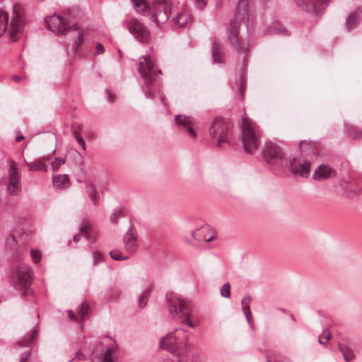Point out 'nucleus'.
I'll list each match as a JSON object with an SVG mask.
<instances>
[{"label":"nucleus","mask_w":362,"mask_h":362,"mask_svg":"<svg viewBox=\"0 0 362 362\" xmlns=\"http://www.w3.org/2000/svg\"><path fill=\"white\" fill-rule=\"evenodd\" d=\"M330 0H296V3L302 9L312 13L322 11Z\"/></svg>","instance_id":"obj_16"},{"label":"nucleus","mask_w":362,"mask_h":362,"mask_svg":"<svg viewBox=\"0 0 362 362\" xmlns=\"http://www.w3.org/2000/svg\"><path fill=\"white\" fill-rule=\"evenodd\" d=\"M37 336V329H33L30 333L27 334L24 337L18 341V344L21 346L30 345L33 341L36 340Z\"/></svg>","instance_id":"obj_23"},{"label":"nucleus","mask_w":362,"mask_h":362,"mask_svg":"<svg viewBox=\"0 0 362 362\" xmlns=\"http://www.w3.org/2000/svg\"><path fill=\"white\" fill-rule=\"evenodd\" d=\"M212 240H213V236H210L209 238L204 239L203 240L209 243V242H211Z\"/></svg>","instance_id":"obj_53"},{"label":"nucleus","mask_w":362,"mask_h":362,"mask_svg":"<svg viewBox=\"0 0 362 362\" xmlns=\"http://www.w3.org/2000/svg\"><path fill=\"white\" fill-rule=\"evenodd\" d=\"M122 26L127 29L134 37L140 42L147 43L149 42V31L139 20L133 17H127L122 21Z\"/></svg>","instance_id":"obj_11"},{"label":"nucleus","mask_w":362,"mask_h":362,"mask_svg":"<svg viewBox=\"0 0 362 362\" xmlns=\"http://www.w3.org/2000/svg\"><path fill=\"white\" fill-rule=\"evenodd\" d=\"M271 33H276L278 34H286V30L279 24L276 23L274 27L271 28Z\"/></svg>","instance_id":"obj_33"},{"label":"nucleus","mask_w":362,"mask_h":362,"mask_svg":"<svg viewBox=\"0 0 362 362\" xmlns=\"http://www.w3.org/2000/svg\"><path fill=\"white\" fill-rule=\"evenodd\" d=\"M92 361H93V362H95V361H94V359H92Z\"/></svg>","instance_id":"obj_57"},{"label":"nucleus","mask_w":362,"mask_h":362,"mask_svg":"<svg viewBox=\"0 0 362 362\" xmlns=\"http://www.w3.org/2000/svg\"><path fill=\"white\" fill-rule=\"evenodd\" d=\"M110 255L112 259L114 260H125L128 259V256L124 255L119 250H112L110 252Z\"/></svg>","instance_id":"obj_30"},{"label":"nucleus","mask_w":362,"mask_h":362,"mask_svg":"<svg viewBox=\"0 0 362 362\" xmlns=\"http://www.w3.org/2000/svg\"><path fill=\"white\" fill-rule=\"evenodd\" d=\"M252 302L250 296H245L241 300L242 309L248 322H250L251 310L250 305Z\"/></svg>","instance_id":"obj_25"},{"label":"nucleus","mask_w":362,"mask_h":362,"mask_svg":"<svg viewBox=\"0 0 362 362\" xmlns=\"http://www.w3.org/2000/svg\"><path fill=\"white\" fill-rule=\"evenodd\" d=\"M144 94L146 95V98H151V95L148 94V92H146V90H144Z\"/></svg>","instance_id":"obj_54"},{"label":"nucleus","mask_w":362,"mask_h":362,"mask_svg":"<svg viewBox=\"0 0 362 362\" xmlns=\"http://www.w3.org/2000/svg\"><path fill=\"white\" fill-rule=\"evenodd\" d=\"M11 78L15 82L19 83L21 81V78L19 76L13 75L11 76Z\"/></svg>","instance_id":"obj_46"},{"label":"nucleus","mask_w":362,"mask_h":362,"mask_svg":"<svg viewBox=\"0 0 362 362\" xmlns=\"http://www.w3.org/2000/svg\"><path fill=\"white\" fill-rule=\"evenodd\" d=\"M106 92H107V93L108 95L109 100L110 102H113L114 101V96H113V95L111 94L109 90H107Z\"/></svg>","instance_id":"obj_48"},{"label":"nucleus","mask_w":362,"mask_h":362,"mask_svg":"<svg viewBox=\"0 0 362 362\" xmlns=\"http://www.w3.org/2000/svg\"><path fill=\"white\" fill-rule=\"evenodd\" d=\"M92 255H93V266H96L100 262L102 261L103 255L98 251H93Z\"/></svg>","instance_id":"obj_34"},{"label":"nucleus","mask_w":362,"mask_h":362,"mask_svg":"<svg viewBox=\"0 0 362 362\" xmlns=\"http://www.w3.org/2000/svg\"><path fill=\"white\" fill-rule=\"evenodd\" d=\"M159 347L177 358H184L190 350L189 337L187 332L181 328L175 329L163 337Z\"/></svg>","instance_id":"obj_2"},{"label":"nucleus","mask_w":362,"mask_h":362,"mask_svg":"<svg viewBox=\"0 0 362 362\" xmlns=\"http://www.w3.org/2000/svg\"><path fill=\"white\" fill-rule=\"evenodd\" d=\"M24 139V136H18L16 138V142H19L21 141H22L23 139Z\"/></svg>","instance_id":"obj_52"},{"label":"nucleus","mask_w":362,"mask_h":362,"mask_svg":"<svg viewBox=\"0 0 362 362\" xmlns=\"http://www.w3.org/2000/svg\"><path fill=\"white\" fill-rule=\"evenodd\" d=\"M52 184L55 188L63 189L69 186V178L67 175H57L52 177Z\"/></svg>","instance_id":"obj_22"},{"label":"nucleus","mask_w":362,"mask_h":362,"mask_svg":"<svg viewBox=\"0 0 362 362\" xmlns=\"http://www.w3.org/2000/svg\"><path fill=\"white\" fill-rule=\"evenodd\" d=\"M111 354H112V349L111 348H109L106 350V352L103 358V361L102 362H114L112 357H111Z\"/></svg>","instance_id":"obj_37"},{"label":"nucleus","mask_w":362,"mask_h":362,"mask_svg":"<svg viewBox=\"0 0 362 362\" xmlns=\"http://www.w3.org/2000/svg\"><path fill=\"white\" fill-rule=\"evenodd\" d=\"M121 211L120 210H117V211H115L111 215V217H110V221L112 223H116V219L119 217H120L121 216Z\"/></svg>","instance_id":"obj_39"},{"label":"nucleus","mask_w":362,"mask_h":362,"mask_svg":"<svg viewBox=\"0 0 362 362\" xmlns=\"http://www.w3.org/2000/svg\"><path fill=\"white\" fill-rule=\"evenodd\" d=\"M221 49V45L214 41L212 47V57L214 63H222L223 62Z\"/></svg>","instance_id":"obj_24"},{"label":"nucleus","mask_w":362,"mask_h":362,"mask_svg":"<svg viewBox=\"0 0 362 362\" xmlns=\"http://www.w3.org/2000/svg\"><path fill=\"white\" fill-rule=\"evenodd\" d=\"M172 0H154L149 7L150 18L158 25L165 23L171 11Z\"/></svg>","instance_id":"obj_9"},{"label":"nucleus","mask_w":362,"mask_h":362,"mask_svg":"<svg viewBox=\"0 0 362 362\" xmlns=\"http://www.w3.org/2000/svg\"><path fill=\"white\" fill-rule=\"evenodd\" d=\"M245 88V76L243 74L242 76V78H241V84H240V87L242 95H243Z\"/></svg>","instance_id":"obj_43"},{"label":"nucleus","mask_w":362,"mask_h":362,"mask_svg":"<svg viewBox=\"0 0 362 362\" xmlns=\"http://www.w3.org/2000/svg\"><path fill=\"white\" fill-rule=\"evenodd\" d=\"M137 64L138 71L147 86L152 84L156 77L162 74L149 56L141 57Z\"/></svg>","instance_id":"obj_10"},{"label":"nucleus","mask_w":362,"mask_h":362,"mask_svg":"<svg viewBox=\"0 0 362 362\" xmlns=\"http://www.w3.org/2000/svg\"><path fill=\"white\" fill-rule=\"evenodd\" d=\"M131 1L133 3L135 9L139 13H144L148 7L146 0H131Z\"/></svg>","instance_id":"obj_28"},{"label":"nucleus","mask_w":362,"mask_h":362,"mask_svg":"<svg viewBox=\"0 0 362 362\" xmlns=\"http://www.w3.org/2000/svg\"><path fill=\"white\" fill-rule=\"evenodd\" d=\"M74 136L78 142V144L81 146V148H83V150H86V143H85V141L84 139L80 136L78 131L76 130L74 133Z\"/></svg>","instance_id":"obj_36"},{"label":"nucleus","mask_w":362,"mask_h":362,"mask_svg":"<svg viewBox=\"0 0 362 362\" xmlns=\"http://www.w3.org/2000/svg\"><path fill=\"white\" fill-rule=\"evenodd\" d=\"M362 18V8H357L350 13L346 19L345 26L347 30L356 27L358 22Z\"/></svg>","instance_id":"obj_19"},{"label":"nucleus","mask_w":362,"mask_h":362,"mask_svg":"<svg viewBox=\"0 0 362 362\" xmlns=\"http://www.w3.org/2000/svg\"><path fill=\"white\" fill-rule=\"evenodd\" d=\"M65 163V159L63 158H56L54 161L52 162V168L54 172L57 171L61 165Z\"/></svg>","instance_id":"obj_32"},{"label":"nucleus","mask_w":362,"mask_h":362,"mask_svg":"<svg viewBox=\"0 0 362 362\" xmlns=\"http://www.w3.org/2000/svg\"><path fill=\"white\" fill-rule=\"evenodd\" d=\"M89 230V226H86V225H83L80 227V231L81 233L84 234V235H86V233H88Z\"/></svg>","instance_id":"obj_44"},{"label":"nucleus","mask_w":362,"mask_h":362,"mask_svg":"<svg viewBox=\"0 0 362 362\" xmlns=\"http://www.w3.org/2000/svg\"><path fill=\"white\" fill-rule=\"evenodd\" d=\"M175 124L178 129L185 132L189 138L194 139L196 137V122L192 117L181 114L176 115Z\"/></svg>","instance_id":"obj_13"},{"label":"nucleus","mask_w":362,"mask_h":362,"mask_svg":"<svg viewBox=\"0 0 362 362\" xmlns=\"http://www.w3.org/2000/svg\"><path fill=\"white\" fill-rule=\"evenodd\" d=\"M274 358V362H279V359H280V356L278 355L277 354H273V356Z\"/></svg>","instance_id":"obj_47"},{"label":"nucleus","mask_w":362,"mask_h":362,"mask_svg":"<svg viewBox=\"0 0 362 362\" xmlns=\"http://www.w3.org/2000/svg\"><path fill=\"white\" fill-rule=\"evenodd\" d=\"M30 255H31V257L35 263L40 262V261L41 259V254H40V251H38L37 250L32 249L30 250Z\"/></svg>","instance_id":"obj_35"},{"label":"nucleus","mask_w":362,"mask_h":362,"mask_svg":"<svg viewBox=\"0 0 362 362\" xmlns=\"http://www.w3.org/2000/svg\"><path fill=\"white\" fill-rule=\"evenodd\" d=\"M242 141L247 152H252L260 144L261 133L259 127L246 115L242 117Z\"/></svg>","instance_id":"obj_5"},{"label":"nucleus","mask_w":362,"mask_h":362,"mask_svg":"<svg viewBox=\"0 0 362 362\" xmlns=\"http://www.w3.org/2000/svg\"><path fill=\"white\" fill-rule=\"evenodd\" d=\"M243 65L244 66H246L247 65V59H246V57H244V59H243Z\"/></svg>","instance_id":"obj_55"},{"label":"nucleus","mask_w":362,"mask_h":362,"mask_svg":"<svg viewBox=\"0 0 362 362\" xmlns=\"http://www.w3.org/2000/svg\"><path fill=\"white\" fill-rule=\"evenodd\" d=\"M221 295L226 298L230 296V286L228 282L225 283L221 288Z\"/></svg>","instance_id":"obj_31"},{"label":"nucleus","mask_w":362,"mask_h":362,"mask_svg":"<svg viewBox=\"0 0 362 362\" xmlns=\"http://www.w3.org/2000/svg\"><path fill=\"white\" fill-rule=\"evenodd\" d=\"M123 242L127 252L134 253L138 248L137 233L134 228H129L123 238Z\"/></svg>","instance_id":"obj_17"},{"label":"nucleus","mask_w":362,"mask_h":362,"mask_svg":"<svg viewBox=\"0 0 362 362\" xmlns=\"http://www.w3.org/2000/svg\"><path fill=\"white\" fill-rule=\"evenodd\" d=\"M30 356V353L29 352H25L21 357V361L20 362H24L25 361H26L28 357Z\"/></svg>","instance_id":"obj_45"},{"label":"nucleus","mask_w":362,"mask_h":362,"mask_svg":"<svg viewBox=\"0 0 362 362\" xmlns=\"http://www.w3.org/2000/svg\"><path fill=\"white\" fill-rule=\"evenodd\" d=\"M245 21H249L248 0H239L236 7L235 16L230 23L229 36L230 44L238 50L243 49L238 40V35L239 33L238 28L240 23Z\"/></svg>","instance_id":"obj_6"},{"label":"nucleus","mask_w":362,"mask_h":362,"mask_svg":"<svg viewBox=\"0 0 362 362\" xmlns=\"http://www.w3.org/2000/svg\"><path fill=\"white\" fill-rule=\"evenodd\" d=\"M166 301L168 310L175 318L180 319L182 322L190 327H195L194 322L190 320L192 308L189 301L174 293L166 294Z\"/></svg>","instance_id":"obj_4"},{"label":"nucleus","mask_w":362,"mask_h":362,"mask_svg":"<svg viewBox=\"0 0 362 362\" xmlns=\"http://www.w3.org/2000/svg\"><path fill=\"white\" fill-rule=\"evenodd\" d=\"M52 155L44 156L40 159L35 160L32 162H27L25 159L24 161L26 163L30 171H42L47 172L48 168L45 162L51 159Z\"/></svg>","instance_id":"obj_18"},{"label":"nucleus","mask_w":362,"mask_h":362,"mask_svg":"<svg viewBox=\"0 0 362 362\" xmlns=\"http://www.w3.org/2000/svg\"><path fill=\"white\" fill-rule=\"evenodd\" d=\"M339 349L341 354H343L344 358L346 362H350L351 359H353L355 356L354 351L346 346H343L341 344H339Z\"/></svg>","instance_id":"obj_27"},{"label":"nucleus","mask_w":362,"mask_h":362,"mask_svg":"<svg viewBox=\"0 0 362 362\" xmlns=\"http://www.w3.org/2000/svg\"><path fill=\"white\" fill-rule=\"evenodd\" d=\"M24 25L25 18L20 5L13 6L10 19L5 11H0V36L16 41L22 35Z\"/></svg>","instance_id":"obj_1"},{"label":"nucleus","mask_w":362,"mask_h":362,"mask_svg":"<svg viewBox=\"0 0 362 362\" xmlns=\"http://www.w3.org/2000/svg\"><path fill=\"white\" fill-rule=\"evenodd\" d=\"M332 169L325 165H320L315 171L313 178L316 180H322L331 176Z\"/></svg>","instance_id":"obj_21"},{"label":"nucleus","mask_w":362,"mask_h":362,"mask_svg":"<svg viewBox=\"0 0 362 362\" xmlns=\"http://www.w3.org/2000/svg\"><path fill=\"white\" fill-rule=\"evenodd\" d=\"M81 356L83 358V354H82L81 351L80 350H78V351H77V353H76V358H81Z\"/></svg>","instance_id":"obj_50"},{"label":"nucleus","mask_w":362,"mask_h":362,"mask_svg":"<svg viewBox=\"0 0 362 362\" xmlns=\"http://www.w3.org/2000/svg\"><path fill=\"white\" fill-rule=\"evenodd\" d=\"M13 283L15 286L23 288H28L32 283L30 267L25 264H19L13 276Z\"/></svg>","instance_id":"obj_12"},{"label":"nucleus","mask_w":362,"mask_h":362,"mask_svg":"<svg viewBox=\"0 0 362 362\" xmlns=\"http://www.w3.org/2000/svg\"><path fill=\"white\" fill-rule=\"evenodd\" d=\"M67 313H68V316H69V317H74V312H73L72 310H69L67 311Z\"/></svg>","instance_id":"obj_51"},{"label":"nucleus","mask_w":362,"mask_h":362,"mask_svg":"<svg viewBox=\"0 0 362 362\" xmlns=\"http://www.w3.org/2000/svg\"><path fill=\"white\" fill-rule=\"evenodd\" d=\"M285 167H288L296 177H307L310 171V163L299 158H288V163Z\"/></svg>","instance_id":"obj_15"},{"label":"nucleus","mask_w":362,"mask_h":362,"mask_svg":"<svg viewBox=\"0 0 362 362\" xmlns=\"http://www.w3.org/2000/svg\"><path fill=\"white\" fill-rule=\"evenodd\" d=\"M104 52H105V48H104L103 45L100 42H97L96 47H95V54H101L104 53Z\"/></svg>","instance_id":"obj_40"},{"label":"nucleus","mask_w":362,"mask_h":362,"mask_svg":"<svg viewBox=\"0 0 362 362\" xmlns=\"http://www.w3.org/2000/svg\"><path fill=\"white\" fill-rule=\"evenodd\" d=\"M208 0H195L196 7L199 9H203L206 5Z\"/></svg>","instance_id":"obj_41"},{"label":"nucleus","mask_w":362,"mask_h":362,"mask_svg":"<svg viewBox=\"0 0 362 362\" xmlns=\"http://www.w3.org/2000/svg\"><path fill=\"white\" fill-rule=\"evenodd\" d=\"M323 337H325V339L327 341L329 340L330 339V337H331L330 333H325V332H324V334L322 335H320L319 339H318V342L320 344H325V342L322 341V338Z\"/></svg>","instance_id":"obj_42"},{"label":"nucleus","mask_w":362,"mask_h":362,"mask_svg":"<svg viewBox=\"0 0 362 362\" xmlns=\"http://www.w3.org/2000/svg\"><path fill=\"white\" fill-rule=\"evenodd\" d=\"M21 173L16 163L11 160L9 163V182L7 190L9 194L16 195L21 190Z\"/></svg>","instance_id":"obj_14"},{"label":"nucleus","mask_w":362,"mask_h":362,"mask_svg":"<svg viewBox=\"0 0 362 362\" xmlns=\"http://www.w3.org/2000/svg\"><path fill=\"white\" fill-rule=\"evenodd\" d=\"M209 132L211 137L216 140L217 145L221 146L222 144L230 142V124L222 117H216L210 126Z\"/></svg>","instance_id":"obj_8"},{"label":"nucleus","mask_w":362,"mask_h":362,"mask_svg":"<svg viewBox=\"0 0 362 362\" xmlns=\"http://www.w3.org/2000/svg\"><path fill=\"white\" fill-rule=\"evenodd\" d=\"M78 314L82 320H85L89 315V308L85 302L82 303L78 310Z\"/></svg>","instance_id":"obj_29"},{"label":"nucleus","mask_w":362,"mask_h":362,"mask_svg":"<svg viewBox=\"0 0 362 362\" xmlns=\"http://www.w3.org/2000/svg\"><path fill=\"white\" fill-rule=\"evenodd\" d=\"M272 361V356L269 355L267 356V362H271Z\"/></svg>","instance_id":"obj_56"},{"label":"nucleus","mask_w":362,"mask_h":362,"mask_svg":"<svg viewBox=\"0 0 362 362\" xmlns=\"http://www.w3.org/2000/svg\"><path fill=\"white\" fill-rule=\"evenodd\" d=\"M81 235H74L73 240H74V242L77 243L81 239Z\"/></svg>","instance_id":"obj_49"},{"label":"nucleus","mask_w":362,"mask_h":362,"mask_svg":"<svg viewBox=\"0 0 362 362\" xmlns=\"http://www.w3.org/2000/svg\"><path fill=\"white\" fill-rule=\"evenodd\" d=\"M151 292V287L145 288L142 293L139 296L138 305L140 309H144L147 304L148 296Z\"/></svg>","instance_id":"obj_26"},{"label":"nucleus","mask_w":362,"mask_h":362,"mask_svg":"<svg viewBox=\"0 0 362 362\" xmlns=\"http://www.w3.org/2000/svg\"><path fill=\"white\" fill-rule=\"evenodd\" d=\"M348 135L351 139H358V138L362 137V132H356L354 131L353 129H351L349 132Z\"/></svg>","instance_id":"obj_38"},{"label":"nucleus","mask_w":362,"mask_h":362,"mask_svg":"<svg viewBox=\"0 0 362 362\" xmlns=\"http://www.w3.org/2000/svg\"><path fill=\"white\" fill-rule=\"evenodd\" d=\"M189 20V12L184 8L181 12L177 13L176 16L172 18L173 25L178 28L185 26Z\"/></svg>","instance_id":"obj_20"},{"label":"nucleus","mask_w":362,"mask_h":362,"mask_svg":"<svg viewBox=\"0 0 362 362\" xmlns=\"http://www.w3.org/2000/svg\"><path fill=\"white\" fill-rule=\"evenodd\" d=\"M48 30L57 35H66L69 33L74 37L73 47L76 51L83 43V30L76 24L71 25L66 18L59 14L54 13L45 18Z\"/></svg>","instance_id":"obj_3"},{"label":"nucleus","mask_w":362,"mask_h":362,"mask_svg":"<svg viewBox=\"0 0 362 362\" xmlns=\"http://www.w3.org/2000/svg\"><path fill=\"white\" fill-rule=\"evenodd\" d=\"M262 155L266 162L269 165H278L281 168L287 165L288 158H285L282 148L271 141L265 142Z\"/></svg>","instance_id":"obj_7"}]
</instances>
